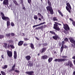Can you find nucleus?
<instances>
[{
	"label": "nucleus",
	"mask_w": 75,
	"mask_h": 75,
	"mask_svg": "<svg viewBox=\"0 0 75 75\" xmlns=\"http://www.w3.org/2000/svg\"><path fill=\"white\" fill-rule=\"evenodd\" d=\"M35 37L37 40H39V39L37 37Z\"/></svg>",
	"instance_id": "5fc2aeb1"
},
{
	"label": "nucleus",
	"mask_w": 75,
	"mask_h": 75,
	"mask_svg": "<svg viewBox=\"0 0 75 75\" xmlns=\"http://www.w3.org/2000/svg\"><path fill=\"white\" fill-rule=\"evenodd\" d=\"M68 62L69 63V67L70 68H72V67H73V64H72V62H71V61H68Z\"/></svg>",
	"instance_id": "6ab92c4d"
},
{
	"label": "nucleus",
	"mask_w": 75,
	"mask_h": 75,
	"mask_svg": "<svg viewBox=\"0 0 75 75\" xmlns=\"http://www.w3.org/2000/svg\"><path fill=\"white\" fill-rule=\"evenodd\" d=\"M8 42L9 43H10L11 44H12L13 43V40H9Z\"/></svg>",
	"instance_id": "c85d7f7f"
},
{
	"label": "nucleus",
	"mask_w": 75,
	"mask_h": 75,
	"mask_svg": "<svg viewBox=\"0 0 75 75\" xmlns=\"http://www.w3.org/2000/svg\"><path fill=\"white\" fill-rule=\"evenodd\" d=\"M23 45L24 47H25L26 46H27L28 45V44H26V43H24L23 44Z\"/></svg>",
	"instance_id": "79ce46f5"
},
{
	"label": "nucleus",
	"mask_w": 75,
	"mask_h": 75,
	"mask_svg": "<svg viewBox=\"0 0 75 75\" xmlns=\"http://www.w3.org/2000/svg\"><path fill=\"white\" fill-rule=\"evenodd\" d=\"M47 45H48V44H47V43H45L43 44V45L44 46H47Z\"/></svg>",
	"instance_id": "37998d69"
},
{
	"label": "nucleus",
	"mask_w": 75,
	"mask_h": 75,
	"mask_svg": "<svg viewBox=\"0 0 75 75\" xmlns=\"http://www.w3.org/2000/svg\"><path fill=\"white\" fill-rule=\"evenodd\" d=\"M25 58L27 61H29L31 59V56L29 55L25 57Z\"/></svg>",
	"instance_id": "a211bd4d"
},
{
	"label": "nucleus",
	"mask_w": 75,
	"mask_h": 75,
	"mask_svg": "<svg viewBox=\"0 0 75 75\" xmlns=\"http://www.w3.org/2000/svg\"><path fill=\"white\" fill-rule=\"evenodd\" d=\"M1 72L2 75H6V74L3 71H1Z\"/></svg>",
	"instance_id": "2f4dec72"
},
{
	"label": "nucleus",
	"mask_w": 75,
	"mask_h": 75,
	"mask_svg": "<svg viewBox=\"0 0 75 75\" xmlns=\"http://www.w3.org/2000/svg\"><path fill=\"white\" fill-rule=\"evenodd\" d=\"M47 3L49 5L48 6L46 7V9L48 12L49 11L50 12V14H54V10L52 9V8L51 7V1L49 0H47Z\"/></svg>",
	"instance_id": "f257e3e1"
},
{
	"label": "nucleus",
	"mask_w": 75,
	"mask_h": 75,
	"mask_svg": "<svg viewBox=\"0 0 75 75\" xmlns=\"http://www.w3.org/2000/svg\"><path fill=\"white\" fill-rule=\"evenodd\" d=\"M50 33H51V34H54V35H55V32H54V31H50Z\"/></svg>",
	"instance_id": "bb28decb"
},
{
	"label": "nucleus",
	"mask_w": 75,
	"mask_h": 75,
	"mask_svg": "<svg viewBox=\"0 0 75 75\" xmlns=\"http://www.w3.org/2000/svg\"><path fill=\"white\" fill-rule=\"evenodd\" d=\"M64 26L63 28H64V30L66 31H69L70 30V29L69 28V26L68 25V24H66L64 25Z\"/></svg>",
	"instance_id": "423d86ee"
},
{
	"label": "nucleus",
	"mask_w": 75,
	"mask_h": 75,
	"mask_svg": "<svg viewBox=\"0 0 75 75\" xmlns=\"http://www.w3.org/2000/svg\"><path fill=\"white\" fill-rule=\"evenodd\" d=\"M64 45H62V47H61V48H64Z\"/></svg>",
	"instance_id": "bf43d9fd"
},
{
	"label": "nucleus",
	"mask_w": 75,
	"mask_h": 75,
	"mask_svg": "<svg viewBox=\"0 0 75 75\" xmlns=\"http://www.w3.org/2000/svg\"><path fill=\"white\" fill-rule=\"evenodd\" d=\"M1 57L2 59H4V55H1Z\"/></svg>",
	"instance_id": "3c124183"
},
{
	"label": "nucleus",
	"mask_w": 75,
	"mask_h": 75,
	"mask_svg": "<svg viewBox=\"0 0 75 75\" xmlns=\"http://www.w3.org/2000/svg\"><path fill=\"white\" fill-rule=\"evenodd\" d=\"M28 67H33V63H29L28 64Z\"/></svg>",
	"instance_id": "4be33fe9"
},
{
	"label": "nucleus",
	"mask_w": 75,
	"mask_h": 75,
	"mask_svg": "<svg viewBox=\"0 0 75 75\" xmlns=\"http://www.w3.org/2000/svg\"><path fill=\"white\" fill-rule=\"evenodd\" d=\"M68 48V46H66V45H64V48H65V49L66 48Z\"/></svg>",
	"instance_id": "09e8293b"
},
{
	"label": "nucleus",
	"mask_w": 75,
	"mask_h": 75,
	"mask_svg": "<svg viewBox=\"0 0 75 75\" xmlns=\"http://www.w3.org/2000/svg\"><path fill=\"white\" fill-rule=\"evenodd\" d=\"M58 13H59V14L61 15V16H62V17H63V16H64V15H63V14H62V12H61V11H60V10H58Z\"/></svg>",
	"instance_id": "5701e85b"
},
{
	"label": "nucleus",
	"mask_w": 75,
	"mask_h": 75,
	"mask_svg": "<svg viewBox=\"0 0 75 75\" xmlns=\"http://www.w3.org/2000/svg\"><path fill=\"white\" fill-rule=\"evenodd\" d=\"M64 33H65V34H67V31H64Z\"/></svg>",
	"instance_id": "680f3d73"
},
{
	"label": "nucleus",
	"mask_w": 75,
	"mask_h": 75,
	"mask_svg": "<svg viewBox=\"0 0 75 75\" xmlns=\"http://www.w3.org/2000/svg\"><path fill=\"white\" fill-rule=\"evenodd\" d=\"M7 52L8 56L9 57H12L13 54H12V52H11L8 50Z\"/></svg>",
	"instance_id": "9d476101"
},
{
	"label": "nucleus",
	"mask_w": 75,
	"mask_h": 75,
	"mask_svg": "<svg viewBox=\"0 0 75 75\" xmlns=\"http://www.w3.org/2000/svg\"><path fill=\"white\" fill-rule=\"evenodd\" d=\"M72 58L73 59H75V56L73 57Z\"/></svg>",
	"instance_id": "052dcab7"
},
{
	"label": "nucleus",
	"mask_w": 75,
	"mask_h": 75,
	"mask_svg": "<svg viewBox=\"0 0 75 75\" xmlns=\"http://www.w3.org/2000/svg\"><path fill=\"white\" fill-rule=\"evenodd\" d=\"M66 5L67 6L66 7V10L69 13H71V10L72 8H71V6L70 4H69V3H67Z\"/></svg>",
	"instance_id": "39448f33"
},
{
	"label": "nucleus",
	"mask_w": 75,
	"mask_h": 75,
	"mask_svg": "<svg viewBox=\"0 0 75 75\" xmlns=\"http://www.w3.org/2000/svg\"><path fill=\"white\" fill-rule=\"evenodd\" d=\"M25 74L28 75H34V72L33 71H27L25 72Z\"/></svg>",
	"instance_id": "0eeeda50"
},
{
	"label": "nucleus",
	"mask_w": 75,
	"mask_h": 75,
	"mask_svg": "<svg viewBox=\"0 0 75 75\" xmlns=\"http://www.w3.org/2000/svg\"><path fill=\"white\" fill-rule=\"evenodd\" d=\"M4 45H5L4 47H5V48H7V44L6 43H4Z\"/></svg>",
	"instance_id": "473e14b6"
},
{
	"label": "nucleus",
	"mask_w": 75,
	"mask_h": 75,
	"mask_svg": "<svg viewBox=\"0 0 75 75\" xmlns=\"http://www.w3.org/2000/svg\"><path fill=\"white\" fill-rule=\"evenodd\" d=\"M11 35L12 37H13V36H14V33H11Z\"/></svg>",
	"instance_id": "c03bdc74"
},
{
	"label": "nucleus",
	"mask_w": 75,
	"mask_h": 75,
	"mask_svg": "<svg viewBox=\"0 0 75 75\" xmlns=\"http://www.w3.org/2000/svg\"><path fill=\"white\" fill-rule=\"evenodd\" d=\"M54 54H57V52H54Z\"/></svg>",
	"instance_id": "338daca9"
},
{
	"label": "nucleus",
	"mask_w": 75,
	"mask_h": 75,
	"mask_svg": "<svg viewBox=\"0 0 75 75\" xmlns=\"http://www.w3.org/2000/svg\"><path fill=\"white\" fill-rule=\"evenodd\" d=\"M33 18L35 20H37L38 19V16L36 15H35Z\"/></svg>",
	"instance_id": "a878e982"
},
{
	"label": "nucleus",
	"mask_w": 75,
	"mask_h": 75,
	"mask_svg": "<svg viewBox=\"0 0 75 75\" xmlns=\"http://www.w3.org/2000/svg\"><path fill=\"white\" fill-rule=\"evenodd\" d=\"M47 50V48L45 47L42 48V49H40V52L41 53H44V52H45V51H46Z\"/></svg>",
	"instance_id": "6e6552de"
},
{
	"label": "nucleus",
	"mask_w": 75,
	"mask_h": 75,
	"mask_svg": "<svg viewBox=\"0 0 75 75\" xmlns=\"http://www.w3.org/2000/svg\"><path fill=\"white\" fill-rule=\"evenodd\" d=\"M11 26H12V27H13V26H14V23L13 22H11Z\"/></svg>",
	"instance_id": "e433bc0d"
},
{
	"label": "nucleus",
	"mask_w": 75,
	"mask_h": 75,
	"mask_svg": "<svg viewBox=\"0 0 75 75\" xmlns=\"http://www.w3.org/2000/svg\"><path fill=\"white\" fill-rule=\"evenodd\" d=\"M28 1L30 5L31 4V0H28Z\"/></svg>",
	"instance_id": "c9c22d12"
},
{
	"label": "nucleus",
	"mask_w": 75,
	"mask_h": 75,
	"mask_svg": "<svg viewBox=\"0 0 75 75\" xmlns=\"http://www.w3.org/2000/svg\"><path fill=\"white\" fill-rule=\"evenodd\" d=\"M40 53H38V56H39L40 55Z\"/></svg>",
	"instance_id": "774afa93"
},
{
	"label": "nucleus",
	"mask_w": 75,
	"mask_h": 75,
	"mask_svg": "<svg viewBox=\"0 0 75 75\" xmlns=\"http://www.w3.org/2000/svg\"><path fill=\"white\" fill-rule=\"evenodd\" d=\"M3 4L6 6L8 5V0H4L3 2Z\"/></svg>",
	"instance_id": "4468645a"
},
{
	"label": "nucleus",
	"mask_w": 75,
	"mask_h": 75,
	"mask_svg": "<svg viewBox=\"0 0 75 75\" xmlns=\"http://www.w3.org/2000/svg\"><path fill=\"white\" fill-rule=\"evenodd\" d=\"M52 61V57H50L48 59V61L50 63Z\"/></svg>",
	"instance_id": "b1692460"
},
{
	"label": "nucleus",
	"mask_w": 75,
	"mask_h": 75,
	"mask_svg": "<svg viewBox=\"0 0 75 75\" xmlns=\"http://www.w3.org/2000/svg\"><path fill=\"white\" fill-rule=\"evenodd\" d=\"M13 1L15 4H16L17 3V1H16V0H13Z\"/></svg>",
	"instance_id": "58836bf2"
},
{
	"label": "nucleus",
	"mask_w": 75,
	"mask_h": 75,
	"mask_svg": "<svg viewBox=\"0 0 75 75\" xmlns=\"http://www.w3.org/2000/svg\"><path fill=\"white\" fill-rule=\"evenodd\" d=\"M55 36H54L52 37V38L54 39V40H57L58 39H59V36L56 34L55 35Z\"/></svg>",
	"instance_id": "f8f14e48"
},
{
	"label": "nucleus",
	"mask_w": 75,
	"mask_h": 75,
	"mask_svg": "<svg viewBox=\"0 0 75 75\" xmlns=\"http://www.w3.org/2000/svg\"><path fill=\"white\" fill-rule=\"evenodd\" d=\"M72 75H75V71L73 72Z\"/></svg>",
	"instance_id": "4d7b16f0"
},
{
	"label": "nucleus",
	"mask_w": 75,
	"mask_h": 75,
	"mask_svg": "<svg viewBox=\"0 0 75 75\" xmlns=\"http://www.w3.org/2000/svg\"><path fill=\"white\" fill-rule=\"evenodd\" d=\"M38 45L39 47H41V44H40V43L38 44Z\"/></svg>",
	"instance_id": "13d9d810"
},
{
	"label": "nucleus",
	"mask_w": 75,
	"mask_h": 75,
	"mask_svg": "<svg viewBox=\"0 0 75 75\" xmlns=\"http://www.w3.org/2000/svg\"><path fill=\"white\" fill-rule=\"evenodd\" d=\"M42 59H47L48 58V56L47 55H44L42 56Z\"/></svg>",
	"instance_id": "f3484780"
},
{
	"label": "nucleus",
	"mask_w": 75,
	"mask_h": 75,
	"mask_svg": "<svg viewBox=\"0 0 75 75\" xmlns=\"http://www.w3.org/2000/svg\"><path fill=\"white\" fill-rule=\"evenodd\" d=\"M15 72H16V73H19V72H20V71L18 70H15Z\"/></svg>",
	"instance_id": "a18cd8bd"
},
{
	"label": "nucleus",
	"mask_w": 75,
	"mask_h": 75,
	"mask_svg": "<svg viewBox=\"0 0 75 75\" xmlns=\"http://www.w3.org/2000/svg\"><path fill=\"white\" fill-rule=\"evenodd\" d=\"M6 37H9L10 36V33H7L6 34Z\"/></svg>",
	"instance_id": "f704fd0d"
},
{
	"label": "nucleus",
	"mask_w": 75,
	"mask_h": 75,
	"mask_svg": "<svg viewBox=\"0 0 75 75\" xmlns=\"http://www.w3.org/2000/svg\"><path fill=\"white\" fill-rule=\"evenodd\" d=\"M30 47L32 50H33L35 49L34 46V45L33 43H30Z\"/></svg>",
	"instance_id": "412c9836"
},
{
	"label": "nucleus",
	"mask_w": 75,
	"mask_h": 75,
	"mask_svg": "<svg viewBox=\"0 0 75 75\" xmlns=\"http://www.w3.org/2000/svg\"><path fill=\"white\" fill-rule=\"evenodd\" d=\"M54 23L55 24H54L53 28L57 31H59L60 30V28H59V26L58 25H61V24L57 22H55Z\"/></svg>",
	"instance_id": "20e7f679"
},
{
	"label": "nucleus",
	"mask_w": 75,
	"mask_h": 75,
	"mask_svg": "<svg viewBox=\"0 0 75 75\" xmlns=\"http://www.w3.org/2000/svg\"><path fill=\"white\" fill-rule=\"evenodd\" d=\"M10 47L11 48H12V49H14L15 48L14 46H13V45H10Z\"/></svg>",
	"instance_id": "7c9ffc66"
},
{
	"label": "nucleus",
	"mask_w": 75,
	"mask_h": 75,
	"mask_svg": "<svg viewBox=\"0 0 75 75\" xmlns=\"http://www.w3.org/2000/svg\"><path fill=\"white\" fill-rule=\"evenodd\" d=\"M64 41H68V38H66L64 39Z\"/></svg>",
	"instance_id": "4c0bfd02"
},
{
	"label": "nucleus",
	"mask_w": 75,
	"mask_h": 75,
	"mask_svg": "<svg viewBox=\"0 0 75 75\" xmlns=\"http://www.w3.org/2000/svg\"><path fill=\"white\" fill-rule=\"evenodd\" d=\"M35 30H40V27L36 28H35Z\"/></svg>",
	"instance_id": "603ef678"
},
{
	"label": "nucleus",
	"mask_w": 75,
	"mask_h": 75,
	"mask_svg": "<svg viewBox=\"0 0 75 75\" xmlns=\"http://www.w3.org/2000/svg\"><path fill=\"white\" fill-rule=\"evenodd\" d=\"M23 10H24V11H25V7H23Z\"/></svg>",
	"instance_id": "6e6d98bb"
},
{
	"label": "nucleus",
	"mask_w": 75,
	"mask_h": 75,
	"mask_svg": "<svg viewBox=\"0 0 75 75\" xmlns=\"http://www.w3.org/2000/svg\"><path fill=\"white\" fill-rule=\"evenodd\" d=\"M47 27V25H42L41 26L39 27L40 29L41 30V31H43V29L44 28H45Z\"/></svg>",
	"instance_id": "ddd939ff"
},
{
	"label": "nucleus",
	"mask_w": 75,
	"mask_h": 75,
	"mask_svg": "<svg viewBox=\"0 0 75 75\" xmlns=\"http://www.w3.org/2000/svg\"><path fill=\"white\" fill-rule=\"evenodd\" d=\"M10 47V45L8 44L7 45V48H9Z\"/></svg>",
	"instance_id": "8fccbe9b"
},
{
	"label": "nucleus",
	"mask_w": 75,
	"mask_h": 75,
	"mask_svg": "<svg viewBox=\"0 0 75 75\" xmlns=\"http://www.w3.org/2000/svg\"><path fill=\"white\" fill-rule=\"evenodd\" d=\"M69 62L67 63V62H66L64 63V65H65V66H68V67H69Z\"/></svg>",
	"instance_id": "cd10ccee"
},
{
	"label": "nucleus",
	"mask_w": 75,
	"mask_h": 75,
	"mask_svg": "<svg viewBox=\"0 0 75 75\" xmlns=\"http://www.w3.org/2000/svg\"><path fill=\"white\" fill-rule=\"evenodd\" d=\"M24 41H28V40H29V39H28L27 38H24Z\"/></svg>",
	"instance_id": "ea45409f"
},
{
	"label": "nucleus",
	"mask_w": 75,
	"mask_h": 75,
	"mask_svg": "<svg viewBox=\"0 0 75 75\" xmlns=\"http://www.w3.org/2000/svg\"><path fill=\"white\" fill-rule=\"evenodd\" d=\"M64 50V48L61 47L60 49V52H62V51Z\"/></svg>",
	"instance_id": "a19ab883"
},
{
	"label": "nucleus",
	"mask_w": 75,
	"mask_h": 75,
	"mask_svg": "<svg viewBox=\"0 0 75 75\" xmlns=\"http://www.w3.org/2000/svg\"><path fill=\"white\" fill-rule=\"evenodd\" d=\"M1 15L2 16V18L3 20H5V21H7V26H9L10 25V22L9 21H10L9 18L7 17H5L4 16V14L3 12H1Z\"/></svg>",
	"instance_id": "f03ea898"
},
{
	"label": "nucleus",
	"mask_w": 75,
	"mask_h": 75,
	"mask_svg": "<svg viewBox=\"0 0 75 75\" xmlns=\"http://www.w3.org/2000/svg\"><path fill=\"white\" fill-rule=\"evenodd\" d=\"M69 39L70 40V42L71 43L74 44V45L75 46V40H74V39L72 38H69Z\"/></svg>",
	"instance_id": "9b49d317"
},
{
	"label": "nucleus",
	"mask_w": 75,
	"mask_h": 75,
	"mask_svg": "<svg viewBox=\"0 0 75 75\" xmlns=\"http://www.w3.org/2000/svg\"><path fill=\"white\" fill-rule=\"evenodd\" d=\"M23 43H24V41H20L18 42V46H21L23 44Z\"/></svg>",
	"instance_id": "dca6fc26"
},
{
	"label": "nucleus",
	"mask_w": 75,
	"mask_h": 75,
	"mask_svg": "<svg viewBox=\"0 0 75 75\" xmlns=\"http://www.w3.org/2000/svg\"><path fill=\"white\" fill-rule=\"evenodd\" d=\"M69 19L70 21H72V22L74 21V20H73L72 18H69Z\"/></svg>",
	"instance_id": "de8ad7c7"
},
{
	"label": "nucleus",
	"mask_w": 75,
	"mask_h": 75,
	"mask_svg": "<svg viewBox=\"0 0 75 75\" xmlns=\"http://www.w3.org/2000/svg\"><path fill=\"white\" fill-rule=\"evenodd\" d=\"M45 22H43L42 23H41L38 25H34V26H33V28H34V27H37V26H40V25H42L43 24H45Z\"/></svg>",
	"instance_id": "2eb2a0df"
},
{
	"label": "nucleus",
	"mask_w": 75,
	"mask_h": 75,
	"mask_svg": "<svg viewBox=\"0 0 75 75\" xmlns=\"http://www.w3.org/2000/svg\"><path fill=\"white\" fill-rule=\"evenodd\" d=\"M17 52H16V51H14V55L13 56V57L14 58V59H17Z\"/></svg>",
	"instance_id": "aec40b11"
},
{
	"label": "nucleus",
	"mask_w": 75,
	"mask_h": 75,
	"mask_svg": "<svg viewBox=\"0 0 75 75\" xmlns=\"http://www.w3.org/2000/svg\"><path fill=\"white\" fill-rule=\"evenodd\" d=\"M38 16H40V17H41V16H42V15L41 14V13H38Z\"/></svg>",
	"instance_id": "49530a36"
},
{
	"label": "nucleus",
	"mask_w": 75,
	"mask_h": 75,
	"mask_svg": "<svg viewBox=\"0 0 75 75\" xmlns=\"http://www.w3.org/2000/svg\"><path fill=\"white\" fill-rule=\"evenodd\" d=\"M41 18L42 19H43V16H41Z\"/></svg>",
	"instance_id": "0e129e2a"
},
{
	"label": "nucleus",
	"mask_w": 75,
	"mask_h": 75,
	"mask_svg": "<svg viewBox=\"0 0 75 75\" xmlns=\"http://www.w3.org/2000/svg\"><path fill=\"white\" fill-rule=\"evenodd\" d=\"M62 45H64V44H65V42H64V41H62Z\"/></svg>",
	"instance_id": "864d4df0"
},
{
	"label": "nucleus",
	"mask_w": 75,
	"mask_h": 75,
	"mask_svg": "<svg viewBox=\"0 0 75 75\" xmlns=\"http://www.w3.org/2000/svg\"><path fill=\"white\" fill-rule=\"evenodd\" d=\"M6 68H7V65H5L4 66V67H2V69H6Z\"/></svg>",
	"instance_id": "72a5a7b5"
},
{
	"label": "nucleus",
	"mask_w": 75,
	"mask_h": 75,
	"mask_svg": "<svg viewBox=\"0 0 75 75\" xmlns=\"http://www.w3.org/2000/svg\"><path fill=\"white\" fill-rule=\"evenodd\" d=\"M4 37V35H0V39H2V38H3Z\"/></svg>",
	"instance_id": "c756f323"
},
{
	"label": "nucleus",
	"mask_w": 75,
	"mask_h": 75,
	"mask_svg": "<svg viewBox=\"0 0 75 75\" xmlns=\"http://www.w3.org/2000/svg\"><path fill=\"white\" fill-rule=\"evenodd\" d=\"M62 58L64 59H56L54 60V61H55V62H63L64 61H66V60H67L65 59L67 58V56H62Z\"/></svg>",
	"instance_id": "7ed1b4c3"
},
{
	"label": "nucleus",
	"mask_w": 75,
	"mask_h": 75,
	"mask_svg": "<svg viewBox=\"0 0 75 75\" xmlns=\"http://www.w3.org/2000/svg\"><path fill=\"white\" fill-rule=\"evenodd\" d=\"M15 67H16V64H14V65L12 66L11 69L8 70V72H11L13 71H14Z\"/></svg>",
	"instance_id": "1a4fd4ad"
},
{
	"label": "nucleus",
	"mask_w": 75,
	"mask_h": 75,
	"mask_svg": "<svg viewBox=\"0 0 75 75\" xmlns=\"http://www.w3.org/2000/svg\"><path fill=\"white\" fill-rule=\"evenodd\" d=\"M22 36H25V34H24V33H22Z\"/></svg>",
	"instance_id": "e2e57ef3"
},
{
	"label": "nucleus",
	"mask_w": 75,
	"mask_h": 75,
	"mask_svg": "<svg viewBox=\"0 0 75 75\" xmlns=\"http://www.w3.org/2000/svg\"><path fill=\"white\" fill-rule=\"evenodd\" d=\"M52 20L54 21H58V19L57 17H54L53 18Z\"/></svg>",
	"instance_id": "393cba45"
},
{
	"label": "nucleus",
	"mask_w": 75,
	"mask_h": 75,
	"mask_svg": "<svg viewBox=\"0 0 75 75\" xmlns=\"http://www.w3.org/2000/svg\"><path fill=\"white\" fill-rule=\"evenodd\" d=\"M39 20H40V21H41L42 20L40 18H38Z\"/></svg>",
	"instance_id": "69168bd1"
}]
</instances>
